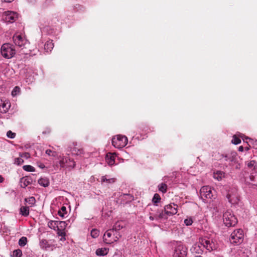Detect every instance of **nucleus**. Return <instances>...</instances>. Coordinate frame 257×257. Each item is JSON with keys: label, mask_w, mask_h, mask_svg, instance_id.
<instances>
[{"label": "nucleus", "mask_w": 257, "mask_h": 257, "mask_svg": "<svg viewBox=\"0 0 257 257\" xmlns=\"http://www.w3.org/2000/svg\"><path fill=\"white\" fill-rule=\"evenodd\" d=\"M148 207L150 220L160 221L163 219L167 218L165 213H164V209L158 204H149Z\"/></svg>", "instance_id": "1"}, {"label": "nucleus", "mask_w": 257, "mask_h": 257, "mask_svg": "<svg viewBox=\"0 0 257 257\" xmlns=\"http://www.w3.org/2000/svg\"><path fill=\"white\" fill-rule=\"evenodd\" d=\"M223 219L224 224L227 227L234 226L237 223L236 217L230 210H227L224 213Z\"/></svg>", "instance_id": "2"}, {"label": "nucleus", "mask_w": 257, "mask_h": 257, "mask_svg": "<svg viewBox=\"0 0 257 257\" xmlns=\"http://www.w3.org/2000/svg\"><path fill=\"white\" fill-rule=\"evenodd\" d=\"M127 138L120 135L114 136L112 139V144L116 148L120 149L125 147L127 143Z\"/></svg>", "instance_id": "3"}, {"label": "nucleus", "mask_w": 257, "mask_h": 257, "mask_svg": "<svg viewBox=\"0 0 257 257\" xmlns=\"http://www.w3.org/2000/svg\"><path fill=\"white\" fill-rule=\"evenodd\" d=\"M1 54L7 59L11 58L15 54V50L9 44H4L1 47Z\"/></svg>", "instance_id": "4"}, {"label": "nucleus", "mask_w": 257, "mask_h": 257, "mask_svg": "<svg viewBox=\"0 0 257 257\" xmlns=\"http://www.w3.org/2000/svg\"><path fill=\"white\" fill-rule=\"evenodd\" d=\"M243 231L238 229L234 230L231 234L230 240L232 243H240L243 241Z\"/></svg>", "instance_id": "5"}, {"label": "nucleus", "mask_w": 257, "mask_h": 257, "mask_svg": "<svg viewBox=\"0 0 257 257\" xmlns=\"http://www.w3.org/2000/svg\"><path fill=\"white\" fill-rule=\"evenodd\" d=\"M221 157L222 159H224L225 161L228 162L230 165H234L237 162V153L234 151L221 155Z\"/></svg>", "instance_id": "6"}, {"label": "nucleus", "mask_w": 257, "mask_h": 257, "mask_svg": "<svg viewBox=\"0 0 257 257\" xmlns=\"http://www.w3.org/2000/svg\"><path fill=\"white\" fill-rule=\"evenodd\" d=\"M199 242L205 248L209 251H211L215 249V243L212 240L206 237L200 238Z\"/></svg>", "instance_id": "7"}, {"label": "nucleus", "mask_w": 257, "mask_h": 257, "mask_svg": "<svg viewBox=\"0 0 257 257\" xmlns=\"http://www.w3.org/2000/svg\"><path fill=\"white\" fill-rule=\"evenodd\" d=\"M200 197L202 199L205 201L208 199H211L213 194L211 188L209 186H203L200 190Z\"/></svg>", "instance_id": "8"}, {"label": "nucleus", "mask_w": 257, "mask_h": 257, "mask_svg": "<svg viewBox=\"0 0 257 257\" xmlns=\"http://www.w3.org/2000/svg\"><path fill=\"white\" fill-rule=\"evenodd\" d=\"M226 197L231 204H237L239 201V196L236 189L229 190L226 195Z\"/></svg>", "instance_id": "9"}, {"label": "nucleus", "mask_w": 257, "mask_h": 257, "mask_svg": "<svg viewBox=\"0 0 257 257\" xmlns=\"http://www.w3.org/2000/svg\"><path fill=\"white\" fill-rule=\"evenodd\" d=\"M178 205L175 204H169L165 205L164 208V213H165V216L173 215L177 213Z\"/></svg>", "instance_id": "10"}, {"label": "nucleus", "mask_w": 257, "mask_h": 257, "mask_svg": "<svg viewBox=\"0 0 257 257\" xmlns=\"http://www.w3.org/2000/svg\"><path fill=\"white\" fill-rule=\"evenodd\" d=\"M60 164L62 167L74 168L75 166V162L69 157L63 158L60 161Z\"/></svg>", "instance_id": "11"}, {"label": "nucleus", "mask_w": 257, "mask_h": 257, "mask_svg": "<svg viewBox=\"0 0 257 257\" xmlns=\"http://www.w3.org/2000/svg\"><path fill=\"white\" fill-rule=\"evenodd\" d=\"M13 39L15 45L19 47L24 46L26 43V40L21 35L15 34Z\"/></svg>", "instance_id": "12"}, {"label": "nucleus", "mask_w": 257, "mask_h": 257, "mask_svg": "<svg viewBox=\"0 0 257 257\" xmlns=\"http://www.w3.org/2000/svg\"><path fill=\"white\" fill-rule=\"evenodd\" d=\"M18 15L17 13L8 11L6 15V20L9 23H13L18 19Z\"/></svg>", "instance_id": "13"}, {"label": "nucleus", "mask_w": 257, "mask_h": 257, "mask_svg": "<svg viewBox=\"0 0 257 257\" xmlns=\"http://www.w3.org/2000/svg\"><path fill=\"white\" fill-rule=\"evenodd\" d=\"M113 232H114V231L111 229L107 230L105 232V233L103 235V240L105 242H106V243H108V244H111V243H113V242L109 241V240H113L112 235H113Z\"/></svg>", "instance_id": "14"}, {"label": "nucleus", "mask_w": 257, "mask_h": 257, "mask_svg": "<svg viewBox=\"0 0 257 257\" xmlns=\"http://www.w3.org/2000/svg\"><path fill=\"white\" fill-rule=\"evenodd\" d=\"M10 107V104L8 102L3 101L0 100V112L2 113L7 112Z\"/></svg>", "instance_id": "15"}, {"label": "nucleus", "mask_w": 257, "mask_h": 257, "mask_svg": "<svg viewBox=\"0 0 257 257\" xmlns=\"http://www.w3.org/2000/svg\"><path fill=\"white\" fill-rule=\"evenodd\" d=\"M32 180L28 177H23L21 179L20 183L21 187L26 188L28 185L31 184Z\"/></svg>", "instance_id": "16"}, {"label": "nucleus", "mask_w": 257, "mask_h": 257, "mask_svg": "<svg viewBox=\"0 0 257 257\" xmlns=\"http://www.w3.org/2000/svg\"><path fill=\"white\" fill-rule=\"evenodd\" d=\"M122 201L123 204H126L134 200V196L130 194H124L121 196Z\"/></svg>", "instance_id": "17"}, {"label": "nucleus", "mask_w": 257, "mask_h": 257, "mask_svg": "<svg viewBox=\"0 0 257 257\" xmlns=\"http://www.w3.org/2000/svg\"><path fill=\"white\" fill-rule=\"evenodd\" d=\"M175 255L178 257H184L186 255V252L183 247L179 246L175 249Z\"/></svg>", "instance_id": "18"}, {"label": "nucleus", "mask_w": 257, "mask_h": 257, "mask_svg": "<svg viewBox=\"0 0 257 257\" xmlns=\"http://www.w3.org/2000/svg\"><path fill=\"white\" fill-rule=\"evenodd\" d=\"M106 161L109 166L113 165L115 163V157L114 155L109 153L106 156Z\"/></svg>", "instance_id": "19"}, {"label": "nucleus", "mask_w": 257, "mask_h": 257, "mask_svg": "<svg viewBox=\"0 0 257 257\" xmlns=\"http://www.w3.org/2000/svg\"><path fill=\"white\" fill-rule=\"evenodd\" d=\"M54 46V45L53 43V41L49 40L45 43L44 45V49L46 52H50L53 50Z\"/></svg>", "instance_id": "20"}, {"label": "nucleus", "mask_w": 257, "mask_h": 257, "mask_svg": "<svg viewBox=\"0 0 257 257\" xmlns=\"http://www.w3.org/2000/svg\"><path fill=\"white\" fill-rule=\"evenodd\" d=\"M38 183L44 187H48L49 185V180L47 177L41 178L38 181Z\"/></svg>", "instance_id": "21"}, {"label": "nucleus", "mask_w": 257, "mask_h": 257, "mask_svg": "<svg viewBox=\"0 0 257 257\" xmlns=\"http://www.w3.org/2000/svg\"><path fill=\"white\" fill-rule=\"evenodd\" d=\"M108 249L106 248H98L96 250V254L98 256H103L107 254Z\"/></svg>", "instance_id": "22"}, {"label": "nucleus", "mask_w": 257, "mask_h": 257, "mask_svg": "<svg viewBox=\"0 0 257 257\" xmlns=\"http://www.w3.org/2000/svg\"><path fill=\"white\" fill-rule=\"evenodd\" d=\"M20 214L24 216H27L29 214V207L22 206L20 208Z\"/></svg>", "instance_id": "23"}, {"label": "nucleus", "mask_w": 257, "mask_h": 257, "mask_svg": "<svg viewBox=\"0 0 257 257\" xmlns=\"http://www.w3.org/2000/svg\"><path fill=\"white\" fill-rule=\"evenodd\" d=\"M123 227L122 223L120 221L116 222L111 229L113 231L117 232L121 229Z\"/></svg>", "instance_id": "24"}, {"label": "nucleus", "mask_w": 257, "mask_h": 257, "mask_svg": "<svg viewBox=\"0 0 257 257\" xmlns=\"http://www.w3.org/2000/svg\"><path fill=\"white\" fill-rule=\"evenodd\" d=\"M58 221L50 220L48 222V226L49 228L56 230L58 228Z\"/></svg>", "instance_id": "25"}, {"label": "nucleus", "mask_w": 257, "mask_h": 257, "mask_svg": "<svg viewBox=\"0 0 257 257\" xmlns=\"http://www.w3.org/2000/svg\"><path fill=\"white\" fill-rule=\"evenodd\" d=\"M224 174L223 172L221 171H217L214 173L213 174V177L214 179L217 180H220L222 177H224Z\"/></svg>", "instance_id": "26"}, {"label": "nucleus", "mask_w": 257, "mask_h": 257, "mask_svg": "<svg viewBox=\"0 0 257 257\" xmlns=\"http://www.w3.org/2000/svg\"><path fill=\"white\" fill-rule=\"evenodd\" d=\"M67 224L65 221H58V228L57 229H60L62 230H65Z\"/></svg>", "instance_id": "27"}, {"label": "nucleus", "mask_w": 257, "mask_h": 257, "mask_svg": "<svg viewBox=\"0 0 257 257\" xmlns=\"http://www.w3.org/2000/svg\"><path fill=\"white\" fill-rule=\"evenodd\" d=\"M121 234L118 231L115 232V233H113V240H109V241L113 242V243L116 242L121 237Z\"/></svg>", "instance_id": "28"}, {"label": "nucleus", "mask_w": 257, "mask_h": 257, "mask_svg": "<svg viewBox=\"0 0 257 257\" xmlns=\"http://www.w3.org/2000/svg\"><path fill=\"white\" fill-rule=\"evenodd\" d=\"M72 153L76 155H79L83 153V150L82 149L74 147L72 150Z\"/></svg>", "instance_id": "29"}, {"label": "nucleus", "mask_w": 257, "mask_h": 257, "mask_svg": "<svg viewBox=\"0 0 257 257\" xmlns=\"http://www.w3.org/2000/svg\"><path fill=\"white\" fill-rule=\"evenodd\" d=\"M159 190L160 191L165 193L167 192V185L165 183H161L158 186Z\"/></svg>", "instance_id": "30"}, {"label": "nucleus", "mask_w": 257, "mask_h": 257, "mask_svg": "<svg viewBox=\"0 0 257 257\" xmlns=\"http://www.w3.org/2000/svg\"><path fill=\"white\" fill-rule=\"evenodd\" d=\"M27 243V238L25 236L22 237L19 240V244L21 246H24Z\"/></svg>", "instance_id": "31"}, {"label": "nucleus", "mask_w": 257, "mask_h": 257, "mask_svg": "<svg viewBox=\"0 0 257 257\" xmlns=\"http://www.w3.org/2000/svg\"><path fill=\"white\" fill-rule=\"evenodd\" d=\"M160 200L161 197L160 195L157 193L155 194L152 199V202L153 204H158L157 203L159 202Z\"/></svg>", "instance_id": "32"}, {"label": "nucleus", "mask_w": 257, "mask_h": 257, "mask_svg": "<svg viewBox=\"0 0 257 257\" xmlns=\"http://www.w3.org/2000/svg\"><path fill=\"white\" fill-rule=\"evenodd\" d=\"M247 166L250 169H255L257 168V163L255 161L252 160L247 163Z\"/></svg>", "instance_id": "33"}, {"label": "nucleus", "mask_w": 257, "mask_h": 257, "mask_svg": "<svg viewBox=\"0 0 257 257\" xmlns=\"http://www.w3.org/2000/svg\"><path fill=\"white\" fill-rule=\"evenodd\" d=\"M67 213L66 208L65 206H62L60 210L58 211V214L61 217H64L65 215Z\"/></svg>", "instance_id": "34"}, {"label": "nucleus", "mask_w": 257, "mask_h": 257, "mask_svg": "<svg viewBox=\"0 0 257 257\" xmlns=\"http://www.w3.org/2000/svg\"><path fill=\"white\" fill-rule=\"evenodd\" d=\"M23 169L28 172H34L35 171V169L34 167L31 165H25L23 167Z\"/></svg>", "instance_id": "35"}, {"label": "nucleus", "mask_w": 257, "mask_h": 257, "mask_svg": "<svg viewBox=\"0 0 257 257\" xmlns=\"http://www.w3.org/2000/svg\"><path fill=\"white\" fill-rule=\"evenodd\" d=\"M101 182H106L108 183H112L115 182L114 178L107 179L105 176H102L101 179Z\"/></svg>", "instance_id": "36"}, {"label": "nucleus", "mask_w": 257, "mask_h": 257, "mask_svg": "<svg viewBox=\"0 0 257 257\" xmlns=\"http://www.w3.org/2000/svg\"><path fill=\"white\" fill-rule=\"evenodd\" d=\"M40 246L42 248H47L49 247L48 241L45 239H43L40 242Z\"/></svg>", "instance_id": "37"}, {"label": "nucleus", "mask_w": 257, "mask_h": 257, "mask_svg": "<svg viewBox=\"0 0 257 257\" xmlns=\"http://www.w3.org/2000/svg\"><path fill=\"white\" fill-rule=\"evenodd\" d=\"M25 201L31 205H34L36 202L35 198L34 197H31L29 198L25 199Z\"/></svg>", "instance_id": "38"}, {"label": "nucleus", "mask_w": 257, "mask_h": 257, "mask_svg": "<svg viewBox=\"0 0 257 257\" xmlns=\"http://www.w3.org/2000/svg\"><path fill=\"white\" fill-rule=\"evenodd\" d=\"M99 231L96 229H93L91 231V235L93 238H96L98 236Z\"/></svg>", "instance_id": "39"}, {"label": "nucleus", "mask_w": 257, "mask_h": 257, "mask_svg": "<svg viewBox=\"0 0 257 257\" xmlns=\"http://www.w3.org/2000/svg\"><path fill=\"white\" fill-rule=\"evenodd\" d=\"M22 255V252L20 249H16L13 251L14 257H21Z\"/></svg>", "instance_id": "40"}, {"label": "nucleus", "mask_w": 257, "mask_h": 257, "mask_svg": "<svg viewBox=\"0 0 257 257\" xmlns=\"http://www.w3.org/2000/svg\"><path fill=\"white\" fill-rule=\"evenodd\" d=\"M232 143L235 145H237L240 143L241 140L239 138L236 137V136H233V139L232 140Z\"/></svg>", "instance_id": "41"}, {"label": "nucleus", "mask_w": 257, "mask_h": 257, "mask_svg": "<svg viewBox=\"0 0 257 257\" xmlns=\"http://www.w3.org/2000/svg\"><path fill=\"white\" fill-rule=\"evenodd\" d=\"M24 163V160L23 158L20 157L15 159V164H17L18 165H21Z\"/></svg>", "instance_id": "42"}, {"label": "nucleus", "mask_w": 257, "mask_h": 257, "mask_svg": "<svg viewBox=\"0 0 257 257\" xmlns=\"http://www.w3.org/2000/svg\"><path fill=\"white\" fill-rule=\"evenodd\" d=\"M20 89L18 86H16L12 91V95L13 96H16L19 92Z\"/></svg>", "instance_id": "43"}, {"label": "nucleus", "mask_w": 257, "mask_h": 257, "mask_svg": "<svg viewBox=\"0 0 257 257\" xmlns=\"http://www.w3.org/2000/svg\"><path fill=\"white\" fill-rule=\"evenodd\" d=\"M193 223L192 219L191 217L187 218L184 220V223L187 225H191Z\"/></svg>", "instance_id": "44"}, {"label": "nucleus", "mask_w": 257, "mask_h": 257, "mask_svg": "<svg viewBox=\"0 0 257 257\" xmlns=\"http://www.w3.org/2000/svg\"><path fill=\"white\" fill-rule=\"evenodd\" d=\"M7 136L9 138L13 139L16 137V134L15 133H13L11 131H9L7 133Z\"/></svg>", "instance_id": "45"}, {"label": "nucleus", "mask_w": 257, "mask_h": 257, "mask_svg": "<svg viewBox=\"0 0 257 257\" xmlns=\"http://www.w3.org/2000/svg\"><path fill=\"white\" fill-rule=\"evenodd\" d=\"M57 234L59 236H61L62 237H63V239H65L64 237H65V236L66 235V233H65L64 230H62L61 231V230H60V229H57Z\"/></svg>", "instance_id": "46"}, {"label": "nucleus", "mask_w": 257, "mask_h": 257, "mask_svg": "<svg viewBox=\"0 0 257 257\" xmlns=\"http://www.w3.org/2000/svg\"><path fill=\"white\" fill-rule=\"evenodd\" d=\"M46 154H47L49 156H55L56 155V153L55 152H53L50 150H47L46 151Z\"/></svg>", "instance_id": "47"}, {"label": "nucleus", "mask_w": 257, "mask_h": 257, "mask_svg": "<svg viewBox=\"0 0 257 257\" xmlns=\"http://www.w3.org/2000/svg\"><path fill=\"white\" fill-rule=\"evenodd\" d=\"M20 157H21L22 158H25L26 159H28L30 158V155L28 153H23L20 154Z\"/></svg>", "instance_id": "48"}, {"label": "nucleus", "mask_w": 257, "mask_h": 257, "mask_svg": "<svg viewBox=\"0 0 257 257\" xmlns=\"http://www.w3.org/2000/svg\"><path fill=\"white\" fill-rule=\"evenodd\" d=\"M250 178L252 181L255 183V185H257V174L254 176L251 175Z\"/></svg>", "instance_id": "49"}, {"label": "nucleus", "mask_w": 257, "mask_h": 257, "mask_svg": "<svg viewBox=\"0 0 257 257\" xmlns=\"http://www.w3.org/2000/svg\"><path fill=\"white\" fill-rule=\"evenodd\" d=\"M249 143L253 145V147L257 149V141H253L251 139H249Z\"/></svg>", "instance_id": "50"}, {"label": "nucleus", "mask_w": 257, "mask_h": 257, "mask_svg": "<svg viewBox=\"0 0 257 257\" xmlns=\"http://www.w3.org/2000/svg\"><path fill=\"white\" fill-rule=\"evenodd\" d=\"M244 148L242 146H240L238 148V151L240 152H242L243 151Z\"/></svg>", "instance_id": "51"}, {"label": "nucleus", "mask_w": 257, "mask_h": 257, "mask_svg": "<svg viewBox=\"0 0 257 257\" xmlns=\"http://www.w3.org/2000/svg\"><path fill=\"white\" fill-rule=\"evenodd\" d=\"M4 2H6V3H11L12 2H13L14 0H4Z\"/></svg>", "instance_id": "52"}, {"label": "nucleus", "mask_w": 257, "mask_h": 257, "mask_svg": "<svg viewBox=\"0 0 257 257\" xmlns=\"http://www.w3.org/2000/svg\"><path fill=\"white\" fill-rule=\"evenodd\" d=\"M4 181L3 178L0 175V182H3Z\"/></svg>", "instance_id": "53"}, {"label": "nucleus", "mask_w": 257, "mask_h": 257, "mask_svg": "<svg viewBox=\"0 0 257 257\" xmlns=\"http://www.w3.org/2000/svg\"><path fill=\"white\" fill-rule=\"evenodd\" d=\"M41 167L42 168H44V165H41Z\"/></svg>", "instance_id": "54"}]
</instances>
